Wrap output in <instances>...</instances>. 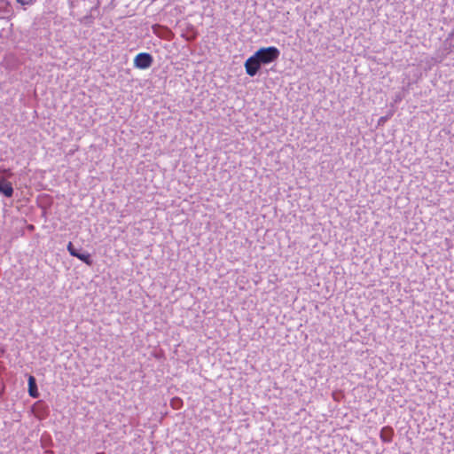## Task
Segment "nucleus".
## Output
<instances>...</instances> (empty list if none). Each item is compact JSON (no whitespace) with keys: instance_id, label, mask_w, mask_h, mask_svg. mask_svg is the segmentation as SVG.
<instances>
[{"instance_id":"10","label":"nucleus","mask_w":454,"mask_h":454,"mask_svg":"<svg viewBox=\"0 0 454 454\" xmlns=\"http://www.w3.org/2000/svg\"><path fill=\"white\" fill-rule=\"evenodd\" d=\"M18 3H20L22 5H29L32 4V0H17Z\"/></svg>"},{"instance_id":"11","label":"nucleus","mask_w":454,"mask_h":454,"mask_svg":"<svg viewBox=\"0 0 454 454\" xmlns=\"http://www.w3.org/2000/svg\"><path fill=\"white\" fill-rule=\"evenodd\" d=\"M388 119V116L380 117L379 120V124L384 123Z\"/></svg>"},{"instance_id":"2","label":"nucleus","mask_w":454,"mask_h":454,"mask_svg":"<svg viewBox=\"0 0 454 454\" xmlns=\"http://www.w3.org/2000/svg\"><path fill=\"white\" fill-rule=\"evenodd\" d=\"M153 57L146 52L138 53L134 59V66L140 69H145L153 64Z\"/></svg>"},{"instance_id":"7","label":"nucleus","mask_w":454,"mask_h":454,"mask_svg":"<svg viewBox=\"0 0 454 454\" xmlns=\"http://www.w3.org/2000/svg\"><path fill=\"white\" fill-rule=\"evenodd\" d=\"M75 257L78 258L79 260H81L82 262H83L84 263H86L89 266L92 265V260L90 258V254L77 253Z\"/></svg>"},{"instance_id":"4","label":"nucleus","mask_w":454,"mask_h":454,"mask_svg":"<svg viewBox=\"0 0 454 454\" xmlns=\"http://www.w3.org/2000/svg\"><path fill=\"white\" fill-rule=\"evenodd\" d=\"M0 192L7 198L12 197L13 194L12 184L4 178H0Z\"/></svg>"},{"instance_id":"6","label":"nucleus","mask_w":454,"mask_h":454,"mask_svg":"<svg viewBox=\"0 0 454 454\" xmlns=\"http://www.w3.org/2000/svg\"><path fill=\"white\" fill-rule=\"evenodd\" d=\"M28 393H29V395L34 397V398H36L39 395V393H38V390H37L36 382H35V379L32 375H30L28 377Z\"/></svg>"},{"instance_id":"12","label":"nucleus","mask_w":454,"mask_h":454,"mask_svg":"<svg viewBox=\"0 0 454 454\" xmlns=\"http://www.w3.org/2000/svg\"><path fill=\"white\" fill-rule=\"evenodd\" d=\"M27 229L29 231H33L35 229V227H34V225L30 224V225L27 226Z\"/></svg>"},{"instance_id":"1","label":"nucleus","mask_w":454,"mask_h":454,"mask_svg":"<svg viewBox=\"0 0 454 454\" xmlns=\"http://www.w3.org/2000/svg\"><path fill=\"white\" fill-rule=\"evenodd\" d=\"M280 51L274 46L267 48H261L255 53L254 56L257 58L259 62L262 64H270L275 61L279 57Z\"/></svg>"},{"instance_id":"8","label":"nucleus","mask_w":454,"mask_h":454,"mask_svg":"<svg viewBox=\"0 0 454 454\" xmlns=\"http://www.w3.org/2000/svg\"><path fill=\"white\" fill-rule=\"evenodd\" d=\"M170 405L174 408V409H180L181 406L183 405V401L181 398L179 397H174L171 399L170 401Z\"/></svg>"},{"instance_id":"3","label":"nucleus","mask_w":454,"mask_h":454,"mask_svg":"<svg viewBox=\"0 0 454 454\" xmlns=\"http://www.w3.org/2000/svg\"><path fill=\"white\" fill-rule=\"evenodd\" d=\"M260 67L261 63L259 62L257 58H255L254 54L248 58L245 63L247 74H249L250 76L254 75L260 69Z\"/></svg>"},{"instance_id":"5","label":"nucleus","mask_w":454,"mask_h":454,"mask_svg":"<svg viewBox=\"0 0 454 454\" xmlns=\"http://www.w3.org/2000/svg\"><path fill=\"white\" fill-rule=\"evenodd\" d=\"M394 431L390 427H384L380 430V440L383 442H390L393 440Z\"/></svg>"},{"instance_id":"9","label":"nucleus","mask_w":454,"mask_h":454,"mask_svg":"<svg viewBox=\"0 0 454 454\" xmlns=\"http://www.w3.org/2000/svg\"><path fill=\"white\" fill-rule=\"evenodd\" d=\"M67 250L70 253V254L74 257H75L76 254L78 253L76 249L74 247L72 242H69L67 245Z\"/></svg>"}]
</instances>
